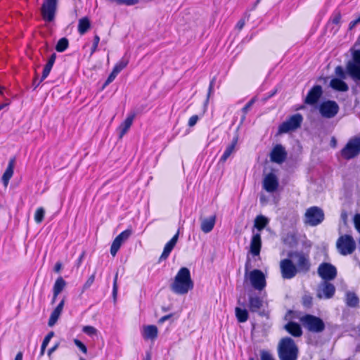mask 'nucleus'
Listing matches in <instances>:
<instances>
[{
    "label": "nucleus",
    "instance_id": "obj_42",
    "mask_svg": "<svg viewBox=\"0 0 360 360\" xmlns=\"http://www.w3.org/2000/svg\"><path fill=\"white\" fill-rule=\"evenodd\" d=\"M335 72L340 77L339 79H343L346 78L345 72L342 66H337Z\"/></svg>",
    "mask_w": 360,
    "mask_h": 360
},
{
    "label": "nucleus",
    "instance_id": "obj_18",
    "mask_svg": "<svg viewBox=\"0 0 360 360\" xmlns=\"http://www.w3.org/2000/svg\"><path fill=\"white\" fill-rule=\"evenodd\" d=\"M286 158L287 152L281 144L276 145L270 153L271 161L277 164L283 163Z\"/></svg>",
    "mask_w": 360,
    "mask_h": 360
},
{
    "label": "nucleus",
    "instance_id": "obj_54",
    "mask_svg": "<svg viewBox=\"0 0 360 360\" xmlns=\"http://www.w3.org/2000/svg\"><path fill=\"white\" fill-rule=\"evenodd\" d=\"M245 24V20L244 18H242V19H240V20L238 22V23L236 24V27L238 30H241L243 28V27H244Z\"/></svg>",
    "mask_w": 360,
    "mask_h": 360
},
{
    "label": "nucleus",
    "instance_id": "obj_21",
    "mask_svg": "<svg viewBox=\"0 0 360 360\" xmlns=\"http://www.w3.org/2000/svg\"><path fill=\"white\" fill-rule=\"evenodd\" d=\"M135 116V113L129 114L127 118L120 124L118 128L120 131V138H122L129 129V128L132 125Z\"/></svg>",
    "mask_w": 360,
    "mask_h": 360
},
{
    "label": "nucleus",
    "instance_id": "obj_56",
    "mask_svg": "<svg viewBox=\"0 0 360 360\" xmlns=\"http://www.w3.org/2000/svg\"><path fill=\"white\" fill-rule=\"evenodd\" d=\"M56 58V54L55 53H53L51 54V56H50V58L46 63L53 66L55 63Z\"/></svg>",
    "mask_w": 360,
    "mask_h": 360
},
{
    "label": "nucleus",
    "instance_id": "obj_32",
    "mask_svg": "<svg viewBox=\"0 0 360 360\" xmlns=\"http://www.w3.org/2000/svg\"><path fill=\"white\" fill-rule=\"evenodd\" d=\"M236 316L240 323H244L248 319V312L246 309L236 307L235 309Z\"/></svg>",
    "mask_w": 360,
    "mask_h": 360
},
{
    "label": "nucleus",
    "instance_id": "obj_40",
    "mask_svg": "<svg viewBox=\"0 0 360 360\" xmlns=\"http://www.w3.org/2000/svg\"><path fill=\"white\" fill-rule=\"evenodd\" d=\"M261 360H276L273 355L266 350H262L260 352Z\"/></svg>",
    "mask_w": 360,
    "mask_h": 360
},
{
    "label": "nucleus",
    "instance_id": "obj_38",
    "mask_svg": "<svg viewBox=\"0 0 360 360\" xmlns=\"http://www.w3.org/2000/svg\"><path fill=\"white\" fill-rule=\"evenodd\" d=\"M82 331L88 335L92 336L96 335L97 330L91 326H86L83 328Z\"/></svg>",
    "mask_w": 360,
    "mask_h": 360
},
{
    "label": "nucleus",
    "instance_id": "obj_55",
    "mask_svg": "<svg viewBox=\"0 0 360 360\" xmlns=\"http://www.w3.org/2000/svg\"><path fill=\"white\" fill-rule=\"evenodd\" d=\"M56 58V54L55 53H53L51 54V56H50V58L46 63L53 66L55 63Z\"/></svg>",
    "mask_w": 360,
    "mask_h": 360
},
{
    "label": "nucleus",
    "instance_id": "obj_17",
    "mask_svg": "<svg viewBox=\"0 0 360 360\" xmlns=\"http://www.w3.org/2000/svg\"><path fill=\"white\" fill-rule=\"evenodd\" d=\"M323 94V89L321 85L314 86L308 92L304 103L314 105L318 103Z\"/></svg>",
    "mask_w": 360,
    "mask_h": 360
},
{
    "label": "nucleus",
    "instance_id": "obj_53",
    "mask_svg": "<svg viewBox=\"0 0 360 360\" xmlns=\"http://www.w3.org/2000/svg\"><path fill=\"white\" fill-rule=\"evenodd\" d=\"M198 119H199L198 116L196 115L191 116L189 118V120H188V126L189 127H193L194 125H195V124L197 123Z\"/></svg>",
    "mask_w": 360,
    "mask_h": 360
},
{
    "label": "nucleus",
    "instance_id": "obj_7",
    "mask_svg": "<svg viewBox=\"0 0 360 360\" xmlns=\"http://www.w3.org/2000/svg\"><path fill=\"white\" fill-rule=\"evenodd\" d=\"M300 322L304 328L312 333H321L325 329L323 321L316 316L306 314L300 318Z\"/></svg>",
    "mask_w": 360,
    "mask_h": 360
},
{
    "label": "nucleus",
    "instance_id": "obj_60",
    "mask_svg": "<svg viewBox=\"0 0 360 360\" xmlns=\"http://www.w3.org/2000/svg\"><path fill=\"white\" fill-rule=\"evenodd\" d=\"M58 347V343L56 344L54 346H53L52 347H51V348L48 350V352H47L48 356H50L51 355V354H52L53 352H54L57 349Z\"/></svg>",
    "mask_w": 360,
    "mask_h": 360
},
{
    "label": "nucleus",
    "instance_id": "obj_46",
    "mask_svg": "<svg viewBox=\"0 0 360 360\" xmlns=\"http://www.w3.org/2000/svg\"><path fill=\"white\" fill-rule=\"evenodd\" d=\"M74 343L83 353L86 354L87 348L84 343L78 339H75Z\"/></svg>",
    "mask_w": 360,
    "mask_h": 360
},
{
    "label": "nucleus",
    "instance_id": "obj_8",
    "mask_svg": "<svg viewBox=\"0 0 360 360\" xmlns=\"http://www.w3.org/2000/svg\"><path fill=\"white\" fill-rule=\"evenodd\" d=\"M324 217L323 210L317 206H313L306 210L304 221L305 224L316 226L324 220Z\"/></svg>",
    "mask_w": 360,
    "mask_h": 360
},
{
    "label": "nucleus",
    "instance_id": "obj_29",
    "mask_svg": "<svg viewBox=\"0 0 360 360\" xmlns=\"http://www.w3.org/2000/svg\"><path fill=\"white\" fill-rule=\"evenodd\" d=\"M262 300L258 296H250L249 297V308L252 312H255L262 307Z\"/></svg>",
    "mask_w": 360,
    "mask_h": 360
},
{
    "label": "nucleus",
    "instance_id": "obj_37",
    "mask_svg": "<svg viewBox=\"0 0 360 360\" xmlns=\"http://www.w3.org/2000/svg\"><path fill=\"white\" fill-rule=\"evenodd\" d=\"M96 277V271H94L87 279V281L85 282V283L83 285V290H86L88 288H90V286L93 284L94 282Z\"/></svg>",
    "mask_w": 360,
    "mask_h": 360
},
{
    "label": "nucleus",
    "instance_id": "obj_28",
    "mask_svg": "<svg viewBox=\"0 0 360 360\" xmlns=\"http://www.w3.org/2000/svg\"><path fill=\"white\" fill-rule=\"evenodd\" d=\"M285 330L294 337H300L302 334V330L300 326L295 322H289L285 326Z\"/></svg>",
    "mask_w": 360,
    "mask_h": 360
},
{
    "label": "nucleus",
    "instance_id": "obj_3",
    "mask_svg": "<svg viewBox=\"0 0 360 360\" xmlns=\"http://www.w3.org/2000/svg\"><path fill=\"white\" fill-rule=\"evenodd\" d=\"M269 219L264 215H258L254 221L252 236L250 245V253L253 256H258L262 248L261 231L268 225Z\"/></svg>",
    "mask_w": 360,
    "mask_h": 360
},
{
    "label": "nucleus",
    "instance_id": "obj_20",
    "mask_svg": "<svg viewBox=\"0 0 360 360\" xmlns=\"http://www.w3.org/2000/svg\"><path fill=\"white\" fill-rule=\"evenodd\" d=\"M64 304L65 300L63 299L60 301V302L58 304V306L54 309V310L51 312L48 322L49 326L52 327L56 323L58 319H59L62 313Z\"/></svg>",
    "mask_w": 360,
    "mask_h": 360
},
{
    "label": "nucleus",
    "instance_id": "obj_13",
    "mask_svg": "<svg viewBox=\"0 0 360 360\" xmlns=\"http://www.w3.org/2000/svg\"><path fill=\"white\" fill-rule=\"evenodd\" d=\"M317 273L323 281H332L337 276L336 267L330 263L322 262L319 264Z\"/></svg>",
    "mask_w": 360,
    "mask_h": 360
},
{
    "label": "nucleus",
    "instance_id": "obj_4",
    "mask_svg": "<svg viewBox=\"0 0 360 360\" xmlns=\"http://www.w3.org/2000/svg\"><path fill=\"white\" fill-rule=\"evenodd\" d=\"M299 349L295 341L289 337L282 338L278 346L280 360H297Z\"/></svg>",
    "mask_w": 360,
    "mask_h": 360
},
{
    "label": "nucleus",
    "instance_id": "obj_6",
    "mask_svg": "<svg viewBox=\"0 0 360 360\" xmlns=\"http://www.w3.org/2000/svg\"><path fill=\"white\" fill-rule=\"evenodd\" d=\"M336 248L341 255H349L356 250V242L352 236L345 234L338 238Z\"/></svg>",
    "mask_w": 360,
    "mask_h": 360
},
{
    "label": "nucleus",
    "instance_id": "obj_41",
    "mask_svg": "<svg viewBox=\"0 0 360 360\" xmlns=\"http://www.w3.org/2000/svg\"><path fill=\"white\" fill-rule=\"evenodd\" d=\"M53 66L49 64H46L42 72V75L41 77V81L44 80L49 75Z\"/></svg>",
    "mask_w": 360,
    "mask_h": 360
},
{
    "label": "nucleus",
    "instance_id": "obj_58",
    "mask_svg": "<svg viewBox=\"0 0 360 360\" xmlns=\"http://www.w3.org/2000/svg\"><path fill=\"white\" fill-rule=\"evenodd\" d=\"M172 316V314H168V315H165L162 317H161L159 321H158V323H164L165 321H167L168 319H169Z\"/></svg>",
    "mask_w": 360,
    "mask_h": 360
},
{
    "label": "nucleus",
    "instance_id": "obj_25",
    "mask_svg": "<svg viewBox=\"0 0 360 360\" xmlns=\"http://www.w3.org/2000/svg\"><path fill=\"white\" fill-rule=\"evenodd\" d=\"M158 328L154 325H148L143 327V338L146 340H154L158 337Z\"/></svg>",
    "mask_w": 360,
    "mask_h": 360
},
{
    "label": "nucleus",
    "instance_id": "obj_51",
    "mask_svg": "<svg viewBox=\"0 0 360 360\" xmlns=\"http://www.w3.org/2000/svg\"><path fill=\"white\" fill-rule=\"evenodd\" d=\"M99 41H100V37L98 35H95L94 37V42H93V45L91 47V54L96 51V49L98 48V45L99 44Z\"/></svg>",
    "mask_w": 360,
    "mask_h": 360
},
{
    "label": "nucleus",
    "instance_id": "obj_14",
    "mask_svg": "<svg viewBox=\"0 0 360 360\" xmlns=\"http://www.w3.org/2000/svg\"><path fill=\"white\" fill-rule=\"evenodd\" d=\"M57 8V0H44L41 6V15L43 18L48 22H51L55 18Z\"/></svg>",
    "mask_w": 360,
    "mask_h": 360
},
{
    "label": "nucleus",
    "instance_id": "obj_19",
    "mask_svg": "<svg viewBox=\"0 0 360 360\" xmlns=\"http://www.w3.org/2000/svg\"><path fill=\"white\" fill-rule=\"evenodd\" d=\"M179 238V232H177L169 241H168L164 248L163 252L159 258V262L165 260L168 258L172 250L174 249L176 244Z\"/></svg>",
    "mask_w": 360,
    "mask_h": 360
},
{
    "label": "nucleus",
    "instance_id": "obj_63",
    "mask_svg": "<svg viewBox=\"0 0 360 360\" xmlns=\"http://www.w3.org/2000/svg\"><path fill=\"white\" fill-rule=\"evenodd\" d=\"M357 22L353 20H352L350 22H349V30H352L354 27H356L357 25Z\"/></svg>",
    "mask_w": 360,
    "mask_h": 360
},
{
    "label": "nucleus",
    "instance_id": "obj_16",
    "mask_svg": "<svg viewBox=\"0 0 360 360\" xmlns=\"http://www.w3.org/2000/svg\"><path fill=\"white\" fill-rule=\"evenodd\" d=\"M278 179L274 173L270 172L264 176L262 187L268 193L276 192L278 190Z\"/></svg>",
    "mask_w": 360,
    "mask_h": 360
},
{
    "label": "nucleus",
    "instance_id": "obj_22",
    "mask_svg": "<svg viewBox=\"0 0 360 360\" xmlns=\"http://www.w3.org/2000/svg\"><path fill=\"white\" fill-rule=\"evenodd\" d=\"M238 141V136L236 135L233 138L231 143L229 146H227V147L226 148L223 155H221V157L220 158V162H226V160L231 156V155L233 152H235Z\"/></svg>",
    "mask_w": 360,
    "mask_h": 360
},
{
    "label": "nucleus",
    "instance_id": "obj_27",
    "mask_svg": "<svg viewBox=\"0 0 360 360\" xmlns=\"http://www.w3.org/2000/svg\"><path fill=\"white\" fill-rule=\"evenodd\" d=\"M216 217L215 216H212L209 218H205L202 220L201 222V230L202 232L207 233H210L214 228L215 224Z\"/></svg>",
    "mask_w": 360,
    "mask_h": 360
},
{
    "label": "nucleus",
    "instance_id": "obj_1",
    "mask_svg": "<svg viewBox=\"0 0 360 360\" xmlns=\"http://www.w3.org/2000/svg\"><path fill=\"white\" fill-rule=\"evenodd\" d=\"M280 271L284 279H292L298 274H306L311 268L308 254L303 251H290L288 258L280 262Z\"/></svg>",
    "mask_w": 360,
    "mask_h": 360
},
{
    "label": "nucleus",
    "instance_id": "obj_5",
    "mask_svg": "<svg viewBox=\"0 0 360 360\" xmlns=\"http://www.w3.org/2000/svg\"><path fill=\"white\" fill-rule=\"evenodd\" d=\"M250 260L245 265V279L248 278L251 285L257 290H262L266 286V278L264 273L259 269H254L248 272Z\"/></svg>",
    "mask_w": 360,
    "mask_h": 360
},
{
    "label": "nucleus",
    "instance_id": "obj_44",
    "mask_svg": "<svg viewBox=\"0 0 360 360\" xmlns=\"http://www.w3.org/2000/svg\"><path fill=\"white\" fill-rule=\"evenodd\" d=\"M341 18H342V16H341L340 13H338L335 15V16L333 17V18L331 20L333 24L338 25V27L335 29V32H336L339 30V25L341 22Z\"/></svg>",
    "mask_w": 360,
    "mask_h": 360
},
{
    "label": "nucleus",
    "instance_id": "obj_52",
    "mask_svg": "<svg viewBox=\"0 0 360 360\" xmlns=\"http://www.w3.org/2000/svg\"><path fill=\"white\" fill-rule=\"evenodd\" d=\"M354 223L355 229L360 233V214H356L354 216Z\"/></svg>",
    "mask_w": 360,
    "mask_h": 360
},
{
    "label": "nucleus",
    "instance_id": "obj_2",
    "mask_svg": "<svg viewBox=\"0 0 360 360\" xmlns=\"http://www.w3.org/2000/svg\"><path fill=\"white\" fill-rule=\"evenodd\" d=\"M194 287L190 270L187 267H181L170 285L171 290L176 295H185Z\"/></svg>",
    "mask_w": 360,
    "mask_h": 360
},
{
    "label": "nucleus",
    "instance_id": "obj_12",
    "mask_svg": "<svg viewBox=\"0 0 360 360\" xmlns=\"http://www.w3.org/2000/svg\"><path fill=\"white\" fill-rule=\"evenodd\" d=\"M340 110L338 104L335 101L328 100L323 101L319 107L321 115L327 119L336 116Z\"/></svg>",
    "mask_w": 360,
    "mask_h": 360
},
{
    "label": "nucleus",
    "instance_id": "obj_45",
    "mask_svg": "<svg viewBox=\"0 0 360 360\" xmlns=\"http://www.w3.org/2000/svg\"><path fill=\"white\" fill-rule=\"evenodd\" d=\"M302 304L306 307H309L312 304V297L310 295H305L302 297Z\"/></svg>",
    "mask_w": 360,
    "mask_h": 360
},
{
    "label": "nucleus",
    "instance_id": "obj_24",
    "mask_svg": "<svg viewBox=\"0 0 360 360\" xmlns=\"http://www.w3.org/2000/svg\"><path fill=\"white\" fill-rule=\"evenodd\" d=\"M15 166V158L10 159L7 168L5 170L3 176H2V182L5 186H7L9 180L12 177L13 174V169Z\"/></svg>",
    "mask_w": 360,
    "mask_h": 360
},
{
    "label": "nucleus",
    "instance_id": "obj_33",
    "mask_svg": "<svg viewBox=\"0 0 360 360\" xmlns=\"http://www.w3.org/2000/svg\"><path fill=\"white\" fill-rule=\"evenodd\" d=\"M124 240L120 238L118 236L114 239L110 247V254L115 257L120 248Z\"/></svg>",
    "mask_w": 360,
    "mask_h": 360
},
{
    "label": "nucleus",
    "instance_id": "obj_50",
    "mask_svg": "<svg viewBox=\"0 0 360 360\" xmlns=\"http://www.w3.org/2000/svg\"><path fill=\"white\" fill-rule=\"evenodd\" d=\"M215 79H216V78L214 77L212 79V80L210 81V82L209 89H208V93H207V99H206V103L208 102L209 98L210 96V94H212V92L213 91V88H214V83H215Z\"/></svg>",
    "mask_w": 360,
    "mask_h": 360
},
{
    "label": "nucleus",
    "instance_id": "obj_47",
    "mask_svg": "<svg viewBox=\"0 0 360 360\" xmlns=\"http://www.w3.org/2000/svg\"><path fill=\"white\" fill-rule=\"evenodd\" d=\"M131 233H132V231H131V229H126L125 231L121 232L118 235V236L120 238H122L124 240V242L125 240H127L129 238V236L131 235Z\"/></svg>",
    "mask_w": 360,
    "mask_h": 360
},
{
    "label": "nucleus",
    "instance_id": "obj_61",
    "mask_svg": "<svg viewBox=\"0 0 360 360\" xmlns=\"http://www.w3.org/2000/svg\"><path fill=\"white\" fill-rule=\"evenodd\" d=\"M42 81H41V79L38 81V79L37 77H36L33 81V86H34V89H36L39 85L40 84V83Z\"/></svg>",
    "mask_w": 360,
    "mask_h": 360
},
{
    "label": "nucleus",
    "instance_id": "obj_57",
    "mask_svg": "<svg viewBox=\"0 0 360 360\" xmlns=\"http://www.w3.org/2000/svg\"><path fill=\"white\" fill-rule=\"evenodd\" d=\"M84 256H85V252L83 251L77 260V267H79L81 265V264L84 258Z\"/></svg>",
    "mask_w": 360,
    "mask_h": 360
},
{
    "label": "nucleus",
    "instance_id": "obj_49",
    "mask_svg": "<svg viewBox=\"0 0 360 360\" xmlns=\"http://www.w3.org/2000/svg\"><path fill=\"white\" fill-rule=\"evenodd\" d=\"M54 333L53 331L49 332L44 338L42 345L44 347H47L51 339L53 337Z\"/></svg>",
    "mask_w": 360,
    "mask_h": 360
},
{
    "label": "nucleus",
    "instance_id": "obj_26",
    "mask_svg": "<svg viewBox=\"0 0 360 360\" xmlns=\"http://www.w3.org/2000/svg\"><path fill=\"white\" fill-rule=\"evenodd\" d=\"M330 86L338 91H347L349 89L348 85L342 80L339 78H333L330 82Z\"/></svg>",
    "mask_w": 360,
    "mask_h": 360
},
{
    "label": "nucleus",
    "instance_id": "obj_35",
    "mask_svg": "<svg viewBox=\"0 0 360 360\" xmlns=\"http://www.w3.org/2000/svg\"><path fill=\"white\" fill-rule=\"evenodd\" d=\"M128 63L129 60L127 59L122 58L115 64L113 68V70L119 74L125 67H127Z\"/></svg>",
    "mask_w": 360,
    "mask_h": 360
},
{
    "label": "nucleus",
    "instance_id": "obj_11",
    "mask_svg": "<svg viewBox=\"0 0 360 360\" xmlns=\"http://www.w3.org/2000/svg\"><path fill=\"white\" fill-rule=\"evenodd\" d=\"M303 117L300 113L295 114L289 117L286 121L280 124L278 132L281 134L288 133L294 131L300 127Z\"/></svg>",
    "mask_w": 360,
    "mask_h": 360
},
{
    "label": "nucleus",
    "instance_id": "obj_62",
    "mask_svg": "<svg viewBox=\"0 0 360 360\" xmlns=\"http://www.w3.org/2000/svg\"><path fill=\"white\" fill-rule=\"evenodd\" d=\"M61 268H62V264L60 262H57L56 264H55V266H54V271L56 272H59L60 270H61Z\"/></svg>",
    "mask_w": 360,
    "mask_h": 360
},
{
    "label": "nucleus",
    "instance_id": "obj_59",
    "mask_svg": "<svg viewBox=\"0 0 360 360\" xmlns=\"http://www.w3.org/2000/svg\"><path fill=\"white\" fill-rule=\"evenodd\" d=\"M139 3V0H124V4L127 6H133Z\"/></svg>",
    "mask_w": 360,
    "mask_h": 360
},
{
    "label": "nucleus",
    "instance_id": "obj_39",
    "mask_svg": "<svg viewBox=\"0 0 360 360\" xmlns=\"http://www.w3.org/2000/svg\"><path fill=\"white\" fill-rule=\"evenodd\" d=\"M117 277H118V273L117 272L115 276L114 280H113V287H112V297H113L115 302L116 301L117 290H118Z\"/></svg>",
    "mask_w": 360,
    "mask_h": 360
},
{
    "label": "nucleus",
    "instance_id": "obj_31",
    "mask_svg": "<svg viewBox=\"0 0 360 360\" xmlns=\"http://www.w3.org/2000/svg\"><path fill=\"white\" fill-rule=\"evenodd\" d=\"M66 285L65 281L62 277H58L53 285V292H55V297H57L64 289Z\"/></svg>",
    "mask_w": 360,
    "mask_h": 360
},
{
    "label": "nucleus",
    "instance_id": "obj_48",
    "mask_svg": "<svg viewBox=\"0 0 360 360\" xmlns=\"http://www.w3.org/2000/svg\"><path fill=\"white\" fill-rule=\"evenodd\" d=\"M256 101V98L254 97L252 98L248 103H246V105L242 108V112L244 113V114H246L248 110L251 108V107L252 106V105L255 103V102Z\"/></svg>",
    "mask_w": 360,
    "mask_h": 360
},
{
    "label": "nucleus",
    "instance_id": "obj_23",
    "mask_svg": "<svg viewBox=\"0 0 360 360\" xmlns=\"http://www.w3.org/2000/svg\"><path fill=\"white\" fill-rule=\"evenodd\" d=\"M345 301L346 305L349 307L357 308L359 307V298L354 292H346Z\"/></svg>",
    "mask_w": 360,
    "mask_h": 360
},
{
    "label": "nucleus",
    "instance_id": "obj_15",
    "mask_svg": "<svg viewBox=\"0 0 360 360\" xmlns=\"http://www.w3.org/2000/svg\"><path fill=\"white\" fill-rule=\"evenodd\" d=\"M329 281H323L319 285L317 289V297L319 298L330 299L334 295L335 288Z\"/></svg>",
    "mask_w": 360,
    "mask_h": 360
},
{
    "label": "nucleus",
    "instance_id": "obj_34",
    "mask_svg": "<svg viewBox=\"0 0 360 360\" xmlns=\"http://www.w3.org/2000/svg\"><path fill=\"white\" fill-rule=\"evenodd\" d=\"M69 46L68 39L65 37H63L58 40L56 46V50L58 52L65 51Z\"/></svg>",
    "mask_w": 360,
    "mask_h": 360
},
{
    "label": "nucleus",
    "instance_id": "obj_30",
    "mask_svg": "<svg viewBox=\"0 0 360 360\" xmlns=\"http://www.w3.org/2000/svg\"><path fill=\"white\" fill-rule=\"evenodd\" d=\"M91 24L88 18L84 17L79 20L78 32L81 35L84 34L90 28Z\"/></svg>",
    "mask_w": 360,
    "mask_h": 360
},
{
    "label": "nucleus",
    "instance_id": "obj_10",
    "mask_svg": "<svg viewBox=\"0 0 360 360\" xmlns=\"http://www.w3.org/2000/svg\"><path fill=\"white\" fill-rule=\"evenodd\" d=\"M360 153V136L350 139L341 150V155L346 160H350Z\"/></svg>",
    "mask_w": 360,
    "mask_h": 360
},
{
    "label": "nucleus",
    "instance_id": "obj_36",
    "mask_svg": "<svg viewBox=\"0 0 360 360\" xmlns=\"http://www.w3.org/2000/svg\"><path fill=\"white\" fill-rule=\"evenodd\" d=\"M45 210L43 207H39L34 214V221L37 224L42 222L44 218Z\"/></svg>",
    "mask_w": 360,
    "mask_h": 360
},
{
    "label": "nucleus",
    "instance_id": "obj_9",
    "mask_svg": "<svg viewBox=\"0 0 360 360\" xmlns=\"http://www.w3.org/2000/svg\"><path fill=\"white\" fill-rule=\"evenodd\" d=\"M346 71L354 81H360V49L353 53L352 60L347 63Z\"/></svg>",
    "mask_w": 360,
    "mask_h": 360
},
{
    "label": "nucleus",
    "instance_id": "obj_64",
    "mask_svg": "<svg viewBox=\"0 0 360 360\" xmlns=\"http://www.w3.org/2000/svg\"><path fill=\"white\" fill-rule=\"evenodd\" d=\"M15 360H22V353L21 352H19L15 357Z\"/></svg>",
    "mask_w": 360,
    "mask_h": 360
},
{
    "label": "nucleus",
    "instance_id": "obj_43",
    "mask_svg": "<svg viewBox=\"0 0 360 360\" xmlns=\"http://www.w3.org/2000/svg\"><path fill=\"white\" fill-rule=\"evenodd\" d=\"M118 73L112 70V71L107 78L106 81L103 84V88L108 86L109 84H110L115 79Z\"/></svg>",
    "mask_w": 360,
    "mask_h": 360
}]
</instances>
